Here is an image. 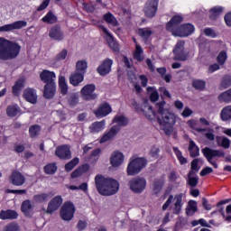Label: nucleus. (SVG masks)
I'll use <instances>...</instances> for the list:
<instances>
[{
	"mask_svg": "<svg viewBox=\"0 0 231 231\" xmlns=\"http://www.w3.org/2000/svg\"><path fill=\"white\" fill-rule=\"evenodd\" d=\"M5 192L7 194H19V195H23V194H26L27 190L26 189H6Z\"/></svg>",
	"mask_w": 231,
	"mask_h": 231,
	"instance_id": "nucleus-62",
	"label": "nucleus"
},
{
	"mask_svg": "<svg viewBox=\"0 0 231 231\" xmlns=\"http://www.w3.org/2000/svg\"><path fill=\"white\" fill-rule=\"evenodd\" d=\"M9 181L14 187H23L26 183V177L21 171L14 170L9 176Z\"/></svg>",
	"mask_w": 231,
	"mask_h": 231,
	"instance_id": "nucleus-10",
	"label": "nucleus"
},
{
	"mask_svg": "<svg viewBox=\"0 0 231 231\" xmlns=\"http://www.w3.org/2000/svg\"><path fill=\"white\" fill-rule=\"evenodd\" d=\"M23 98L30 104H37V92L33 88H27L23 90Z\"/></svg>",
	"mask_w": 231,
	"mask_h": 231,
	"instance_id": "nucleus-25",
	"label": "nucleus"
},
{
	"mask_svg": "<svg viewBox=\"0 0 231 231\" xmlns=\"http://www.w3.org/2000/svg\"><path fill=\"white\" fill-rule=\"evenodd\" d=\"M111 66H113V60L106 59L103 63L97 68V73L102 77H106L111 71Z\"/></svg>",
	"mask_w": 231,
	"mask_h": 231,
	"instance_id": "nucleus-21",
	"label": "nucleus"
},
{
	"mask_svg": "<svg viewBox=\"0 0 231 231\" xmlns=\"http://www.w3.org/2000/svg\"><path fill=\"white\" fill-rule=\"evenodd\" d=\"M44 171L46 174H55L57 172V164L50 163L44 166Z\"/></svg>",
	"mask_w": 231,
	"mask_h": 231,
	"instance_id": "nucleus-53",
	"label": "nucleus"
},
{
	"mask_svg": "<svg viewBox=\"0 0 231 231\" xmlns=\"http://www.w3.org/2000/svg\"><path fill=\"white\" fill-rule=\"evenodd\" d=\"M158 3L159 0H148L144 6V14L146 17L152 18L156 15L158 12Z\"/></svg>",
	"mask_w": 231,
	"mask_h": 231,
	"instance_id": "nucleus-14",
	"label": "nucleus"
},
{
	"mask_svg": "<svg viewBox=\"0 0 231 231\" xmlns=\"http://www.w3.org/2000/svg\"><path fill=\"white\" fill-rule=\"evenodd\" d=\"M218 63L223 66L225 62L226 61V52L221 51L217 56Z\"/></svg>",
	"mask_w": 231,
	"mask_h": 231,
	"instance_id": "nucleus-59",
	"label": "nucleus"
},
{
	"mask_svg": "<svg viewBox=\"0 0 231 231\" xmlns=\"http://www.w3.org/2000/svg\"><path fill=\"white\" fill-rule=\"evenodd\" d=\"M189 151L191 158H196L199 154V147L192 140L189 141Z\"/></svg>",
	"mask_w": 231,
	"mask_h": 231,
	"instance_id": "nucleus-37",
	"label": "nucleus"
},
{
	"mask_svg": "<svg viewBox=\"0 0 231 231\" xmlns=\"http://www.w3.org/2000/svg\"><path fill=\"white\" fill-rule=\"evenodd\" d=\"M55 93H57V84L56 83H47L44 86L43 89V97L47 99H51L55 97Z\"/></svg>",
	"mask_w": 231,
	"mask_h": 231,
	"instance_id": "nucleus-20",
	"label": "nucleus"
},
{
	"mask_svg": "<svg viewBox=\"0 0 231 231\" xmlns=\"http://www.w3.org/2000/svg\"><path fill=\"white\" fill-rule=\"evenodd\" d=\"M202 152L209 163H212L213 158H221V157L225 156V153L223 152L218 151V150H214V149L208 148V147L203 148Z\"/></svg>",
	"mask_w": 231,
	"mask_h": 231,
	"instance_id": "nucleus-15",
	"label": "nucleus"
},
{
	"mask_svg": "<svg viewBox=\"0 0 231 231\" xmlns=\"http://www.w3.org/2000/svg\"><path fill=\"white\" fill-rule=\"evenodd\" d=\"M21 53V45L17 42L0 38V60H12Z\"/></svg>",
	"mask_w": 231,
	"mask_h": 231,
	"instance_id": "nucleus-4",
	"label": "nucleus"
},
{
	"mask_svg": "<svg viewBox=\"0 0 231 231\" xmlns=\"http://www.w3.org/2000/svg\"><path fill=\"white\" fill-rule=\"evenodd\" d=\"M68 57V50L63 49L57 56L56 60H64Z\"/></svg>",
	"mask_w": 231,
	"mask_h": 231,
	"instance_id": "nucleus-61",
	"label": "nucleus"
},
{
	"mask_svg": "<svg viewBox=\"0 0 231 231\" xmlns=\"http://www.w3.org/2000/svg\"><path fill=\"white\" fill-rule=\"evenodd\" d=\"M198 212V203L194 200L189 201V208H187L186 214L187 216H192Z\"/></svg>",
	"mask_w": 231,
	"mask_h": 231,
	"instance_id": "nucleus-43",
	"label": "nucleus"
},
{
	"mask_svg": "<svg viewBox=\"0 0 231 231\" xmlns=\"http://www.w3.org/2000/svg\"><path fill=\"white\" fill-rule=\"evenodd\" d=\"M141 111L148 120H152V117L156 116V113L152 110V106L147 105V101H144V107L141 108Z\"/></svg>",
	"mask_w": 231,
	"mask_h": 231,
	"instance_id": "nucleus-32",
	"label": "nucleus"
},
{
	"mask_svg": "<svg viewBox=\"0 0 231 231\" xmlns=\"http://www.w3.org/2000/svg\"><path fill=\"white\" fill-rule=\"evenodd\" d=\"M55 156L60 160H71V148L68 144L58 146L55 150Z\"/></svg>",
	"mask_w": 231,
	"mask_h": 231,
	"instance_id": "nucleus-13",
	"label": "nucleus"
},
{
	"mask_svg": "<svg viewBox=\"0 0 231 231\" xmlns=\"http://www.w3.org/2000/svg\"><path fill=\"white\" fill-rule=\"evenodd\" d=\"M19 214L15 212V210L7 209L0 211V219H17Z\"/></svg>",
	"mask_w": 231,
	"mask_h": 231,
	"instance_id": "nucleus-28",
	"label": "nucleus"
},
{
	"mask_svg": "<svg viewBox=\"0 0 231 231\" xmlns=\"http://www.w3.org/2000/svg\"><path fill=\"white\" fill-rule=\"evenodd\" d=\"M143 53V50H142V47L140 45H136L134 59H135V60H138L139 62H142V60H143V57L142 55Z\"/></svg>",
	"mask_w": 231,
	"mask_h": 231,
	"instance_id": "nucleus-49",
	"label": "nucleus"
},
{
	"mask_svg": "<svg viewBox=\"0 0 231 231\" xmlns=\"http://www.w3.org/2000/svg\"><path fill=\"white\" fill-rule=\"evenodd\" d=\"M173 151H174L180 163H181V165H184V163H187V159L185 157H183V155L181 154V152L179 151L177 147H173Z\"/></svg>",
	"mask_w": 231,
	"mask_h": 231,
	"instance_id": "nucleus-56",
	"label": "nucleus"
},
{
	"mask_svg": "<svg viewBox=\"0 0 231 231\" xmlns=\"http://www.w3.org/2000/svg\"><path fill=\"white\" fill-rule=\"evenodd\" d=\"M40 79L45 84H55L57 76L55 75V72L44 69L41 72Z\"/></svg>",
	"mask_w": 231,
	"mask_h": 231,
	"instance_id": "nucleus-19",
	"label": "nucleus"
},
{
	"mask_svg": "<svg viewBox=\"0 0 231 231\" xmlns=\"http://www.w3.org/2000/svg\"><path fill=\"white\" fill-rule=\"evenodd\" d=\"M88 169V166L87 164L83 165L82 168H78L76 169L72 173H71V178H79V176H82L84 172Z\"/></svg>",
	"mask_w": 231,
	"mask_h": 231,
	"instance_id": "nucleus-48",
	"label": "nucleus"
},
{
	"mask_svg": "<svg viewBox=\"0 0 231 231\" xmlns=\"http://www.w3.org/2000/svg\"><path fill=\"white\" fill-rule=\"evenodd\" d=\"M147 160L145 158L138 157L135 159H132L127 166L126 172L128 176H136V174H140L142 171L146 167Z\"/></svg>",
	"mask_w": 231,
	"mask_h": 231,
	"instance_id": "nucleus-6",
	"label": "nucleus"
},
{
	"mask_svg": "<svg viewBox=\"0 0 231 231\" xmlns=\"http://www.w3.org/2000/svg\"><path fill=\"white\" fill-rule=\"evenodd\" d=\"M53 198V195L51 192L49 193H41V194H36L33 196V200L35 203H44L46 201H49Z\"/></svg>",
	"mask_w": 231,
	"mask_h": 231,
	"instance_id": "nucleus-29",
	"label": "nucleus"
},
{
	"mask_svg": "<svg viewBox=\"0 0 231 231\" xmlns=\"http://www.w3.org/2000/svg\"><path fill=\"white\" fill-rule=\"evenodd\" d=\"M188 125H189L191 129H194L195 131H197V133H205L207 131L206 128L198 127V123L195 120L188 121Z\"/></svg>",
	"mask_w": 231,
	"mask_h": 231,
	"instance_id": "nucleus-52",
	"label": "nucleus"
},
{
	"mask_svg": "<svg viewBox=\"0 0 231 231\" xmlns=\"http://www.w3.org/2000/svg\"><path fill=\"white\" fill-rule=\"evenodd\" d=\"M69 104L72 107H75V106H77V104H79V94H77V93L71 94L69 97Z\"/></svg>",
	"mask_w": 231,
	"mask_h": 231,
	"instance_id": "nucleus-55",
	"label": "nucleus"
},
{
	"mask_svg": "<svg viewBox=\"0 0 231 231\" xmlns=\"http://www.w3.org/2000/svg\"><path fill=\"white\" fill-rule=\"evenodd\" d=\"M28 26V22L26 21H16L13 23H8L0 27V32H14V30H23Z\"/></svg>",
	"mask_w": 231,
	"mask_h": 231,
	"instance_id": "nucleus-12",
	"label": "nucleus"
},
{
	"mask_svg": "<svg viewBox=\"0 0 231 231\" xmlns=\"http://www.w3.org/2000/svg\"><path fill=\"white\" fill-rule=\"evenodd\" d=\"M220 116L224 122L231 120V106L224 107L221 111Z\"/></svg>",
	"mask_w": 231,
	"mask_h": 231,
	"instance_id": "nucleus-42",
	"label": "nucleus"
},
{
	"mask_svg": "<svg viewBox=\"0 0 231 231\" xmlns=\"http://www.w3.org/2000/svg\"><path fill=\"white\" fill-rule=\"evenodd\" d=\"M165 101H162L156 104L157 113L161 115L158 117V123L160 124L162 131L167 136L172 134L174 131V124H176V116L173 113L169 112L165 109Z\"/></svg>",
	"mask_w": 231,
	"mask_h": 231,
	"instance_id": "nucleus-1",
	"label": "nucleus"
},
{
	"mask_svg": "<svg viewBox=\"0 0 231 231\" xmlns=\"http://www.w3.org/2000/svg\"><path fill=\"white\" fill-rule=\"evenodd\" d=\"M33 209V206H32V200L26 199L22 203L21 210L24 213V216L30 217L32 216V210Z\"/></svg>",
	"mask_w": 231,
	"mask_h": 231,
	"instance_id": "nucleus-31",
	"label": "nucleus"
},
{
	"mask_svg": "<svg viewBox=\"0 0 231 231\" xmlns=\"http://www.w3.org/2000/svg\"><path fill=\"white\" fill-rule=\"evenodd\" d=\"M103 18L108 24H112V26H118V20H116L113 14L106 13V14H104Z\"/></svg>",
	"mask_w": 231,
	"mask_h": 231,
	"instance_id": "nucleus-40",
	"label": "nucleus"
},
{
	"mask_svg": "<svg viewBox=\"0 0 231 231\" xmlns=\"http://www.w3.org/2000/svg\"><path fill=\"white\" fill-rule=\"evenodd\" d=\"M29 134L31 138H37L39 134H41V125H33L29 128Z\"/></svg>",
	"mask_w": 231,
	"mask_h": 231,
	"instance_id": "nucleus-44",
	"label": "nucleus"
},
{
	"mask_svg": "<svg viewBox=\"0 0 231 231\" xmlns=\"http://www.w3.org/2000/svg\"><path fill=\"white\" fill-rule=\"evenodd\" d=\"M218 101L225 104H230L231 102V88L221 93L218 97Z\"/></svg>",
	"mask_w": 231,
	"mask_h": 231,
	"instance_id": "nucleus-38",
	"label": "nucleus"
},
{
	"mask_svg": "<svg viewBox=\"0 0 231 231\" xmlns=\"http://www.w3.org/2000/svg\"><path fill=\"white\" fill-rule=\"evenodd\" d=\"M104 127H106V121L102 120L100 122H94L89 126L90 133H100V131H103Z\"/></svg>",
	"mask_w": 231,
	"mask_h": 231,
	"instance_id": "nucleus-33",
	"label": "nucleus"
},
{
	"mask_svg": "<svg viewBox=\"0 0 231 231\" xmlns=\"http://www.w3.org/2000/svg\"><path fill=\"white\" fill-rule=\"evenodd\" d=\"M204 33L205 35H207V37H212V39L216 38V32H214V30H212V28H206L204 30Z\"/></svg>",
	"mask_w": 231,
	"mask_h": 231,
	"instance_id": "nucleus-63",
	"label": "nucleus"
},
{
	"mask_svg": "<svg viewBox=\"0 0 231 231\" xmlns=\"http://www.w3.org/2000/svg\"><path fill=\"white\" fill-rule=\"evenodd\" d=\"M61 205H62V197L61 196L54 197L48 204L46 214H53V212L60 208Z\"/></svg>",
	"mask_w": 231,
	"mask_h": 231,
	"instance_id": "nucleus-17",
	"label": "nucleus"
},
{
	"mask_svg": "<svg viewBox=\"0 0 231 231\" xmlns=\"http://www.w3.org/2000/svg\"><path fill=\"white\" fill-rule=\"evenodd\" d=\"M26 82V79L24 78H20L13 86V94L14 97H19V93H21V90L24 88V83Z\"/></svg>",
	"mask_w": 231,
	"mask_h": 231,
	"instance_id": "nucleus-30",
	"label": "nucleus"
},
{
	"mask_svg": "<svg viewBox=\"0 0 231 231\" xmlns=\"http://www.w3.org/2000/svg\"><path fill=\"white\" fill-rule=\"evenodd\" d=\"M111 106L107 103L101 104L98 108L94 112L97 118H103V116H107L111 113Z\"/></svg>",
	"mask_w": 231,
	"mask_h": 231,
	"instance_id": "nucleus-24",
	"label": "nucleus"
},
{
	"mask_svg": "<svg viewBox=\"0 0 231 231\" xmlns=\"http://www.w3.org/2000/svg\"><path fill=\"white\" fill-rule=\"evenodd\" d=\"M6 115L9 118H15L17 115H21V107L17 104L9 105L6 107Z\"/></svg>",
	"mask_w": 231,
	"mask_h": 231,
	"instance_id": "nucleus-27",
	"label": "nucleus"
},
{
	"mask_svg": "<svg viewBox=\"0 0 231 231\" xmlns=\"http://www.w3.org/2000/svg\"><path fill=\"white\" fill-rule=\"evenodd\" d=\"M124 153L116 151L112 153L111 157H110V163L112 165V167H120V165H122V163H124Z\"/></svg>",
	"mask_w": 231,
	"mask_h": 231,
	"instance_id": "nucleus-23",
	"label": "nucleus"
},
{
	"mask_svg": "<svg viewBox=\"0 0 231 231\" xmlns=\"http://www.w3.org/2000/svg\"><path fill=\"white\" fill-rule=\"evenodd\" d=\"M84 75L85 74L75 70L72 74H70L69 80L72 86H79L81 82H84Z\"/></svg>",
	"mask_w": 231,
	"mask_h": 231,
	"instance_id": "nucleus-26",
	"label": "nucleus"
},
{
	"mask_svg": "<svg viewBox=\"0 0 231 231\" xmlns=\"http://www.w3.org/2000/svg\"><path fill=\"white\" fill-rule=\"evenodd\" d=\"M113 122L117 125L112 126L111 129L102 136L100 143H106V142H109V140L115 138L120 131V127H125V125L129 124V119L125 116H116Z\"/></svg>",
	"mask_w": 231,
	"mask_h": 231,
	"instance_id": "nucleus-5",
	"label": "nucleus"
},
{
	"mask_svg": "<svg viewBox=\"0 0 231 231\" xmlns=\"http://www.w3.org/2000/svg\"><path fill=\"white\" fill-rule=\"evenodd\" d=\"M182 16H173L166 24V30L171 32L174 37H189V35L194 33V25L186 23L180 26V23H182Z\"/></svg>",
	"mask_w": 231,
	"mask_h": 231,
	"instance_id": "nucleus-2",
	"label": "nucleus"
},
{
	"mask_svg": "<svg viewBox=\"0 0 231 231\" xmlns=\"http://www.w3.org/2000/svg\"><path fill=\"white\" fill-rule=\"evenodd\" d=\"M49 37L52 41H64V32H62L60 25L56 24L52 26L49 31Z\"/></svg>",
	"mask_w": 231,
	"mask_h": 231,
	"instance_id": "nucleus-16",
	"label": "nucleus"
},
{
	"mask_svg": "<svg viewBox=\"0 0 231 231\" xmlns=\"http://www.w3.org/2000/svg\"><path fill=\"white\" fill-rule=\"evenodd\" d=\"M199 183V178L196 175V171H189L188 173V184L189 187H198Z\"/></svg>",
	"mask_w": 231,
	"mask_h": 231,
	"instance_id": "nucleus-36",
	"label": "nucleus"
},
{
	"mask_svg": "<svg viewBox=\"0 0 231 231\" xmlns=\"http://www.w3.org/2000/svg\"><path fill=\"white\" fill-rule=\"evenodd\" d=\"M79 162H80V160L78 157H75L65 165V171L70 172V171H73V169L79 165Z\"/></svg>",
	"mask_w": 231,
	"mask_h": 231,
	"instance_id": "nucleus-45",
	"label": "nucleus"
},
{
	"mask_svg": "<svg viewBox=\"0 0 231 231\" xmlns=\"http://www.w3.org/2000/svg\"><path fill=\"white\" fill-rule=\"evenodd\" d=\"M152 158H159L160 157V148L153 146L150 152Z\"/></svg>",
	"mask_w": 231,
	"mask_h": 231,
	"instance_id": "nucleus-60",
	"label": "nucleus"
},
{
	"mask_svg": "<svg viewBox=\"0 0 231 231\" xmlns=\"http://www.w3.org/2000/svg\"><path fill=\"white\" fill-rule=\"evenodd\" d=\"M75 71L86 75V71H88V61H86V60H78L76 62Z\"/></svg>",
	"mask_w": 231,
	"mask_h": 231,
	"instance_id": "nucleus-35",
	"label": "nucleus"
},
{
	"mask_svg": "<svg viewBox=\"0 0 231 231\" xmlns=\"http://www.w3.org/2000/svg\"><path fill=\"white\" fill-rule=\"evenodd\" d=\"M101 30L103 31V32L106 35V41L109 48H111V50H113V51H120V45H118V42H116V41H115V38H113V35H111V33H109V31H107V29L106 27H101Z\"/></svg>",
	"mask_w": 231,
	"mask_h": 231,
	"instance_id": "nucleus-18",
	"label": "nucleus"
},
{
	"mask_svg": "<svg viewBox=\"0 0 231 231\" xmlns=\"http://www.w3.org/2000/svg\"><path fill=\"white\" fill-rule=\"evenodd\" d=\"M138 34L142 39L147 41V39L152 35V31L149 30L148 28H143L138 30Z\"/></svg>",
	"mask_w": 231,
	"mask_h": 231,
	"instance_id": "nucleus-47",
	"label": "nucleus"
},
{
	"mask_svg": "<svg viewBox=\"0 0 231 231\" xmlns=\"http://www.w3.org/2000/svg\"><path fill=\"white\" fill-rule=\"evenodd\" d=\"M192 86L195 89H199V91H203V89H205L206 83L201 79H197L193 81Z\"/></svg>",
	"mask_w": 231,
	"mask_h": 231,
	"instance_id": "nucleus-54",
	"label": "nucleus"
},
{
	"mask_svg": "<svg viewBox=\"0 0 231 231\" xmlns=\"http://www.w3.org/2000/svg\"><path fill=\"white\" fill-rule=\"evenodd\" d=\"M59 88L60 89V93L63 95H68V83H66V77L60 76L59 78Z\"/></svg>",
	"mask_w": 231,
	"mask_h": 231,
	"instance_id": "nucleus-39",
	"label": "nucleus"
},
{
	"mask_svg": "<svg viewBox=\"0 0 231 231\" xmlns=\"http://www.w3.org/2000/svg\"><path fill=\"white\" fill-rule=\"evenodd\" d=\"M95 89H97L95 84H88L84 86L80 90V96L83 100H95L97 98Z\"/></svg>",
	"mask_w": 231,
	"mask_h": 231,
	"instance_id": "nucleus-11",
	"label": "nucleus"
},
{
	"mask_svg": "<svg viewBox=\"0 0 231 231\" xmlns=\"http://www.w3.org/2000/svg\"><path fill=\"white\" fill-rule=\"evenodd\" d=\"M217 142L221 140V147H224V149H229L230 148V139L226 137H217Z\"/></svg>",
	"mask_w": 231,
	"mask_h": 231,
	"instance_id": "nucleus-57",
	"label": "nucleus"
},
{
	"mask_svg": "<svg viewBox=\"0 0 231 231\" xmlns=\"http://www.w3.org/2000/svg\"><path fill=\"white\" fill-rule=\"evenodd\" d=\"M128 186L135 194H142L147 187V180L142 177H136L129 180Z\"/></svg>",
	"mask_w": 231,
	"mask_h": 231,
	"instance_id": "nucleus-8",
	"label": "nucleus"
},
{
	"mask_svg": "<svg viewBox=\"0 0 231 231\" xmlns=\"http://www.w3.org/2000/svg\"><path fill=\"white\" fill-rule=\"evenodd\" d=\"M185 51V42H178L175 45V48L173 49V53H178L179 51Z\"/></svg>",
	"mask_w": 231,
	"mask_h": 231,
	"instance_id": "nucleus-58",
	"label": "nucleus"
},
{
	"mask_svg": "<svg viewBox=\"0 0 231 231\" xmlns=\"http://www.w3.org/2000/svg\"><path fill=\"white\" fill-rule=\"evenodd\" d=\"M198 163H203V160L201 158H198V159H194L192 162H191V171L189 172H195V174L197 172H199V169L200 167L198 166Z\"/></svg>",
	"mask_w": 231,
	"mask_h": 231,
	"instance_id": "nucleus-50",
	"label": "nucleus"
},
{
	"mask_svg": "<svg viewBox=\"0 0 231 231\" xmlns=\"http://www.w3.org/2000/svg\"><path fill=\"white\" fill-rule=\"evenodd\" d=\"M173 60H180L181 62H185L187 59H189V55L185 53V51H180L179 52L173 53Z\"/></svg>",
	"mask_w": 231,
	"mask_h": 231,
	"instance_id": "nucleus-46",
	"label": "nucleus"
},
{
	"mask_svg": "<svg viewBox=\"0 0 231 231\" xmlns=\"http://www.w3.org/2000/svg\"><path fill=\"white\" fill-rule=\"evenodd\" d=\"M42 23H46L47 24H55L57 23V16L50 11L42 19Z\"/></svg>",
	"mask_w": 231,
	"mask_h": 231,
	"instance_id": "nucleus-41",
	"label": "nucleus"
},
{
	"mask_svg": "<svg viewBox=\"0 0 231 231\" xmlns=\"http://www.w3.org/2000/svg\"><path fill=\"white\" fill-rule=\"evenodd\" d=\"M75 214V206L70 202H66L60 209V217L63 221H71Z\"/></svg>",
	"mask_w": 231,
	"mask_h": 231,
	"instance_id": "nucleus-9",
	"label": "nucleus"
},
{
	"mask_svg": "<svg viewBox=\"0 0 231 231\" xmlns=\"http://www.w3.org/2000/svg\"><path fill=\"white\" fill-rule=\"evenodd\" d=\"M174 204L171 206L173 214H180L181 212V207H183V194L180 193L175 196L170 195L166 202L162 206V210H167L171 204L173 202Z\"/></svg>",
	"mask_w": 231,
	"mask_h": 231,
	"instance_id": "nucleus-7",
	"label": "nucleus"
},
{
	"mask_svg": "<svg viewBox=\"0 0 231 231\" xmlns=\"http://www.w3.org/2000/svg\"><path fill=\"white\" fill-rule=\"evenodd\" d=\"M96 189L101 196H113L120 189L118 181L113 179H106L102 175L95 178Z\"/></svg>",
	"mask_w": 231,
	"mask_h": 231,
	"instance_id": "nucleus-3",
	"label": "nucleus"
},
{
	"mask_svg": "<svg viewBox=\"0 0 231 231\" xmlns=\"http://www.w3.org/2000/svg\"><path fill=\"white\" fill-rule=\"evenodd\" d=\"M224 19H225L226 24L227 26H231V12L228 13V14H226L225 15Z\"/></svg>",
	"mask_w": 231,
	"mask_h": 231,
	"instance_id": "nucleus-64",
	"label": "nucleus"
},
{
	"mask_svg": "<svg viewBox=\"0 0 231 231\" xmlns=\"http://www.w3.org/2000/svg\"><path fill=\"white\" fill-rule=\"evenodd\" d=\"M223 10H225L222 6H215L209 10V18L211 21H216L221 14H223Z\"/></svg>",
	"mask_w": 231,
	"mask_h": 231,
	"instance_id": "nucleus-34",
	"label": "nucleus"
},
{
	"mask_svg": "<svg viewBox=\"0 0 231 231\" xmlns=\"http://www.w3.org/2000/svg\"><path fill=\"white\" fill-rule=\"evenodd\" d=\"M163 185H165V178L160 177L154 179L152 184V192L155 196H158L163 190Z\"/></svg>",
	"mask_w": 231,
	"mask_h": 231,
	"instance_id": "nucleus-22",
	"label": "nucleus"
},
{
	"mask_svg": "<svg viewBox=\"0 0 231 231\" xmlns=\"http://www.w3.org/2000/svg\"><path fill=\"white\" fill-rule=\"evenodd\" d=\"M231 86V76L226 75L223 77L220 87L223 88V89H226L230 88Z\"/></svg>",
	"mask_w": 231,
	"mask_h": 231,
	"instance_id": "nucleus-51",
	"label": "nucleus"
}]
</instances>
